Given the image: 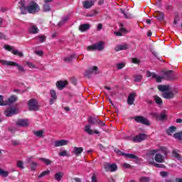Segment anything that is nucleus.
Returning <instances> with one entry per match:
<instances>
[{"instance_id":"nucleus-8","label":"nucleus","mask_w":182,"mask_h":182,"mask_svg":"<svg viewBox=\"0 0 182 182\" xmlns=\"http://www.w3.org/2000/svg\"><path fill=\"white\" fill-rule=\"evenodd\" d=\"M118 153L122 156H124L125 159H132L136 160V161H140V158H139L137 155H134L133 154H126L120 151H118Z\"/></svg>"},{"instance_id":"nucleus-22","label":"nucleus","mask_w":182,"mask_h":182,"mask_svg":"<svg viewBox=\"0 0 182 182\" xmlns=\"http://www.w3.org/2000/svg\"><path fill=\"white\" fill-rule=\"evenodd\" d=\"M16 124L20 127H28V120L20 119L16 122Z\"/></svg>"},{"instance_id":"nucleus-14","label":"nucleus","mask_w":182,"mask_h":182,"mask_svg":"<svg viewBox=\"0 0 182 182\" xmlns=\"http://www.w3.org/2000/svg\"><path fill=\"white\" fill-rule=\"evenodd\" d=\"M155 17L159 22H163L164 21V13L163 11H155Z\"/></svg>"},{"instance_id":"nucleus-36","label":"nucleus","mask_w":182,"mask_h":182,"mask_svg":"<svg viewBox=\"0 0 182 182\" xmlns=\"http://www.w3.org/2000/svg\"><path fill=\"white\" fill-rule=\"evenodd\" d=\"M16 100H18V98L16 97V96L12 95L8 99V101H6V102H7L8 105H11V103H15V102H16Z\"/></svg>"},{"instance_id":"nucleus-52","label":"nucleus","mask_w":182,"mask_h":182,"mask_svg":"<svg viewBox=\"0 0 182 182\" xmlns=\"http://www.w3.org/2000/svg\"><path fill=\"white\" fill-rule=\"evenodd\" d=\"M4 49L6 50H8V52H13L14 51V47L9 46V45H5L4 46Z\"/></svg>"},{"instance_id":"nucleus-26","label":"nucleus","mask_w":182,"mask_h":182,"mask_svg":"<svg viewBox=\"0 0 182 182\" xmlns=\"http://www.w3.org/2000/svg\"><path fill=\"white\" fill-rule=\"evenodd\" d=\"M156 153H159V149H149L147 151L146 156L150 157L151 160V159H154V156Z\"/></svg>"},{"instance_id":"nucleus-51","label":"nucleus","mask_w":182,"mask_h":182,"mask_svg":"<svg viewBox=\"0 0 182 182\" xmlns=\"http://www.w3.org/2000/svg\"><path fill=\"white\" fill-rule=\"evenodd\" d=\"M20 10H21L22 15H26L27 11H28L26 6H20Z\"/></svg>"},{"instance_id":"nucleus-3","label":"nucleus","mask_w":182,"mask_h":182,"mask_svg":"<svg viewBox=\"0 0 182 182\" xmlns=\"http://www.w3.org/2000/svg\"><path fill=\"white\" fill-rule=\"evenodd\" d=\"M104 168L105 171L111 173H114V171H117V165L116 164H110L107 162L104 164Z\"/></svg>"},{"instance_id":"nucleus-28","label":"nucleus","mask_w":182,"mask_h":182,"mask_svg":"<svg viewBox=\"0 0 182 182\" xmlns=\"http://www.w3.org/2000/svg\"><path fill=\"white\" fill-rule=\"evenodd\" d=\"M158 90L159 92H163V93H164L170 90V85H158Z\"/></svg>"},{"instance_id":"nucleus-5","label":"nucleus","mask_w":182,"mask_h":182,"mask_svg":"<svg viewBox=\"0 0 182 182\" xmlns=\"http://www.w3.org/2000/svg\"><path fill=\"white\" fill-rule=\"evenodd\" d=\"M134 120L136 123H141V124H145V126H150V121L143 116H136L134 117Z\"/></svg>"},{"instance_id":"nucleus-44","label":"nucleus","mask_w":182,"mask_h":182,"mask_svg":"<svg viewBox=\"0 0 182 182\" xmlns=\"http://www.w3.org/2000/svg\"><path fill=\"white\" fill-rule=\"evenodd\" d=\"M146 76L147 77H151V76L153 79H156L157 77V74H156V73H151L150 71H147Z\"/></svg>"},{"instance_id":"nucleus-33","label":"nucleus","mask_w":182,"mask_h":182,"mask_svg":"<svg viewBox=\"0 0 182 182\" xmlns=\"http://www.w3.org/2000/svg\"><path fill=\"white\" fill-rule=\"evenodd\" d=\"M76 58V54H73L71 55H69L68 57H66L64 58V62H67L68 63H70L73 59Z\"/></svg>"},{"instance_id":"nucleus-49","label":"nucleus","mask_w":182,"mask_h":182,"mask_svg":"<svg viewBox=\"0 0 182 182\" xmlns=\"http://www.w3.org/2000/svg\"><path fill=\"white\" fill-rule=\"evenodd\" d=\"M36 167H38V163L34 162V161L31 162V171H36Z\"/></svg>"},{"instance_id":"nucleus-7","label":"nucleus","mask_w":182,"mask_h":182,"mask_svg":"<svg viewBox=\"0 0 182 182\" xmlns=\"http://www.w3.org/2000/svg\"><path fill=\"white\" fill-rule=\"evenodd\" d=\"M151 115L156 120H166V119H167V114H166L164 112L161 113V114H159V113L153 112L151 114Z\"/></svg>"},{"instance_id":"nucleus-61","label":"nucleus","mask_w":182,"mask_h":182,"mask_svg":"<svg viewBox=\"0 0 182 182\" xmlns=\"http://www.w3.org/2000/svg\"><path fill=\"white\" fill-rule=\"evenodd\" d=\"M160 176L161 177H167V176H168V173L166 171H161L160 172Z\"/></svg>"},{"instance_id":"nucleus-30","label":"nucleus","mask_w":182,"mask_h":182,"mask_svg":"<svg viewBox=\"0 0 182 182\" xmlns=\"http://www.w3.org/2000/svg\"><path fill=\"white\" fill-rule=\"evenodd\" d=\"M176 130H177V127H176L174 126H171L168 129H166V134L168 136H173V133H174V132H176Z\"/></svg>"},{"instance_id":"nucleus-6","label":"nucleus","mask_w":182,"mask_h":182,"mask_svg":"<svg viewBox=\"0 0 182 182\" xmlns=\"http://www.w3.org/2000/svg\"><path fill=\"white\" fill-rule=\"evenodd\" d=\"M147 139V135L145 134H139L133 138L134 143H140Z\"/></svg>"},{"instance_id":"nucleus-31","label":"nucleus","mask_w":182,"mask_h":182,"mask_svg":"<svg viewBox=\"0 0 182 182\" xmlns=\"http://www.w3.org/2000/svg\"><path fill=\"white\" fill-rule=\"evenodd\" d=\"M63 177V172H58L54 175V178L56 181H60Z\"/></svg>"},{"instance_id":"nucleus-55","label":"nucleus","mask_w":182,"mask_h":182,"mask_svg":"<svg viewBox=\"0 0 182 182\" xmlns=\"http://www.w3.org/2000/svg\"><path fill=\"white\" fill-rule=\"evenodd\" d=\"M13 146H21V141L19 140H11Z\"/></svg>"},{"instance_id":"nucleus-2","label":"nucleus","mask_w":182,"mask_h":182,"mask_svg":"<svg viewBox=\"0 0 182 182\" xmlns=\"http://www.w3.org/2000/svg\"><path fill=\"white\" fill-rule=\"evenodd\" d=\"M40 9L41 8H39V5H38L35 1H31L27 6V11L28 14H36V12L40 11Z\"/></svg>"},{"instance_id":"nucleus-38","label":"nucleus","mask_w":182,"mask_h":182,"mask_svg":"<svg viewBox=\"0 0 182 182\" xmlns=\"http://www.w3.org/2000/svg\"><path fill=\"white\" fill-rule=\"evenodd\" d=\"M59 156L60 157H69L70 155L69 151L64 150L59 153Z\"/></svg>"},{"instance_id":"nucleus-40","label":"nucleus","mask_w":182,"mask_h":182,"mask_svg":"<svg viewBox=\"0 0 182 182\" xmlns=\"http://www.w3.org/2000/svg\"><path fill=\"white\" fill-rule=\"evenodd\" d=\"M154 99L156 105H163V100H161L158 95L154 96Z\"/></svg>"},{"instance_id":"nucleus-19","label":"nucleus","mask_w":182,"mask_h":182,"mask_svg":"<svg viewBox=\"0 0 182 182\" xmlns=\"http://www.w3.org/2000/svg\"><path fill=\"white\" fill-rule=\"evenodd\" d=\"M90 127H92L90 124L85 126V133H87V134H90V135L95 134H95H99L100 133L99 131L97 130L93 131L92 130V129H90Z\"/></svg>"},{"instance_id":"nucleus-41","label":"nucleus","mask_w":182,"mask_h":182,"mask_svg":"<svg viewBox=\"0 0 182 182\" xmlns=\"http://www.w3.org/2000/svg\"><path fill=\"white\" fill-rule=\"evenodd\" d=\"M68 21H69V16L63 18V19L58 23V26H63V25H65Z\"/></svg>"},{"instance_id":"nucleus-56","label":"nucleus","mask_w":182,"mask_h":182,"mask_svg":"<svg viewBox=\"0 0 182 182\" xmlns=\"http://www.w3.org/2000/svg\"><path fill=\"white\" fill-rule=\"evenodd\" d=\"M124 66H126V64L123 63H120L117 64V68L120 70V69H123V68H124Z\"/></svg>"},{"instance_id":"nucleus-29","label":"nucleus","mask_w":182,"mask_h":182,"mask_svg":"<svg viewBox=\"0 0 182 182\" xmlns=\"http://www.w3.org/2000/svg\"><path fill=\"white\" fill-rule=\"evenodd\" d=\"M90 28V24L89 23L82 24L79 26V30L81 32H86V31H88V29Z\"/></svg>"},{"instance_id":"nucleus-11","label":"nucleus","mask_w":182,"mask_h":182,"mask_svg":"<svg viewBox=\"0 0 182 182\" xmlns=\"http://www.w3.org/2000/svg\"><path fill=\"white\" fill-rule=\"evenodd\" d=\"M97 0L85 1L82 2V6L85 9H90Z\"/></svg>"},{"instance_id":"nucleus-27","label":"nucleus","mask_w":182,"mask_h":182,"mask_svg":"<svg viewBox=\"0 0 182 182\" xmlns=\"http://www.w3.org/2000/svg\"><path fill=\"white\" fill-rule=\"evenodd\" d=\"M66 85H68V81H58L56 83V86L58 87V89H59L60 90H62V89H63Z\"/></svg>"},{"instance_id":"nucleus-43","label":"nucleus","mask_w":182,"mask_h":182,"mask_svg":"<svg viewBox=\"0 0 182 182\" xmlns=\"http://www.w3.org/2000/svg\"><path fill=\"white\" fill-rule=\"evenodd\" d=\"M12 53L16 56H19V58H23V53L22 52H19L18 50H13Z\"/></svg>"},{"instance_id":"nucleus-63","label":"nucleus","mask_w":182,"mask_h":182,"mask_svg":"<svg viewBox=\"0 0 182 182\" xmlns=\"http://www.w3.org/2000/svg\"><path fill=\"white\" fill-rule=\"evenodd\" d=\"M92 182H97V178L96 177V175L95 173L92 174V176L91 178Z\"/></svg>"},{"instance_id":"nucleus-9","label":"nucleus","mask_w":182,"mask_h":182,"mask_svg":"<svg viewBox=\"0 0 182 182\" xmlns=\"http://www.w3.org/2000/svg\"><path fill=\"white\" fill-rule=\"evenodd\" d=\"M164 79L166 80H173L175 79L174 73L173 70H168L164 73Z\"/></svg>"},{"instance_id":"nucleus-39","label":"nucleus","mask_w":182,"mask_h":182,"mask_svg":"<svg viewBox=\"0 0 182 182\" xmlns=\"http://www.w3.org/2000/svg\"><path fill=\"white\" fill-rule=\"evenodd\" d=\"M43 12H50V5L49 4H44L43 6Z\"/></svg>"},{"instance_id":"nucleus-62","label":"nucleus","mask_w":182,"mask_h":182,"mask_svg":"<svg viewBox=\"0 0 182 182\" xmlns=\"http://www.w3.org/2000/svg\"><path fill=\"white\" fill-rule=\"evenodd\" d=\"M163 79H164V76L163 77L156 76V77L157 83H161V80H163Z\"/></svg>"},{"instance_id":"nucleus-25","label":"nucleus","mask_w":182,"mask_h":182,"mask_svg":"<svg viewBox=\"0 0 182 182\" xmlns=\"http://www.w3.org/2000/svg\"><path fill=\"white\" fill-rule=\"evenodd\" d=\"M95 50H99L100 52L105 49V42L100 41L95 44Z\"/></svg>"},{"instance_id":"nucleus-53","label":"nucleus","mask_w":182,"mask_h":182,"mask_svg":"<svg viewBox=\"0 0 182 182\" xmlns=\"http://www.w3.org/2000/svg\"><path fill=\"white\" fill-rule=\"evenodd\" d=\"M0 176H2V177H8V171L0 168Z\"/></svg>"},{"instance_id":"nucleus-60","label":"nucleus","mask_w":182,"mask_h":182,"mask_svg":"<svg viewBox=\"0 0 182 182\" xmlns=\"http://www.w3.org/2000/svg\"><path fill=\"white\" fill-rule=\"evenodd\" d=\"M160 151L164 153V154H167V148L164 146H161L159 148Z\"/></svg>"},{"instance_id":"nucleus-42","label":"nucleus","mask_w":182,"mask_h":182,"mask_svg":"<svg viewBox=\"0 0 182 182\" xmlns=\"http://www.w3.org/2000/svg\"><path fill=\"white\" fill-rule=\"evenodd\" d=\"M30 32L31 33L36 34L38 33V32H39V29L36 26H32L30 28Z\"/></svg>"},{"instance_id":"nucleus-21","label":"nucleus","mask_w":182,"mask_h":182,"mask_svg":"<svg viewBox=\"0 0 182 182\" xmlns=\"http://www.w3.org/2000/svg\"><path fill=\"white\" fill-rule=\"evenodd\" d=\"M4 114L6 116V117H11L14 116V114H16V109L14 108L8 109L5 111Z\"/></svg>"},{"instance_id":"nucleus-57","label":"nucleus","mask_w":182,"mask_h":182,"mask_svg":"<svg viewBox=\"0 0 182 182\" xmlns=\"http://www.w3.org/2000/svg\"><path fill=\"white\" fill-rule=\"evenodd\" d=\"M26 65H27V66H28V68H31V69H36V65H35L32 63L27 62Z\"/></svg>"},{"instance_id":"nucleus-45","label":"nucleus","mask_w":182,"mask_h":182,"mask_svg":"<svg viewBox=\"0 0 182 182\" xmlns=\"http://www.w3.org/2000/svg\"><path fill=\"white\" fill-rule=\"evenodd\" d=\"M50 173V171L49 170L44 171L38 176V178H42V177H45V176H49Z\"/></svg>"},{"instance_id":"nucleus-13","label":"nucleus","mask_w":182,"mask_h":182,"mask_svg":"<svg viewBox=\"0 0 182 182\" xmlns=\"http://www.w3.org/2000/svg\"><path fill=\"white\" fill-rule=\"evenodd\" d=\"M119 12H120V14H122V15H124V17L126 19H132V18H133V15L132 14H130L129 10L120 9Z\"/></svg>"},{"instance_id":"nucleus-4","label":"nucleus","mask_w":182,"mask_h":182,"mask_svg":"<svg viewBox=\"0 0 182 182\" xmlns=\"http://www.w3.org/2000/svg\"><path fill=\"white\" fill-rule=\"evenodd\" d=\"M97 75L99 73V68L97 66H93L85 71V76L86 77L90 78L92 75Z\"/></svg>"},{"instance_id":"nucleus-15","label":"nucleus","mask_w":182,"mask_h":182,"mask_svg":"<svg viewBox=\"0 0 182 182\" xmlns=\"http://www.w3.org/2000/svg\"><path fill=\"white\" fill-rule=\"evenodd\" d=\"M175 95L171 91H166L165 92H163L161 95V97H164V99H173L174 98Z\"/></svg>"},{"instance_id":"nucleus-58","label":"nucleus","mask_w":182,"mask_h":182,"mask_svg":"<svg viewBox=\"0 0 182 182\" xmlns=\"http://www.w3.org/2000/svg\"><path fill=\"white\" fill-rule=\"evenodd\" d=\"M17 167H18V168H23V162L22 161H17Z\"/></svg>"},{"instance_id":"nucleus-24","label":"nucleus","mask_w":182,"mask_h":182,"mask_svg":"<svg viewBox=\"0 0 182 182\" xmlns=\"http://www.w3.org/2000/svg\"><path fill=\"white\" fill-rule=\"evenodd\" d=\"M154 159L156 163H164L166 161L164 160V156L161 155V154H156Z\"/></svg>"},{"instance_id":"nucleus-54","label":"nucleus","mask_w":182,"mask_h":182,"mask_svg":"<svg viewBox=\"0 0 182 182\" xmlns=\"http://www.w3.org/2000/svg\"><path fill=\"white\" fill-rule=\"evenodd\" d=\"M38 38L40 41V43H43L45 41H46V36H38Z\"/></svg>"},{"instance_id":"nucleus-46","label":"nucleus","mask_w":182,"mask_h":182,"mask_svg":"<svg viewBox=\"0 0 182 182\" xmlns=\"http://www.w3.org/2000/svg\"><path fill=\"white\" fill-rule=\"evenodd\" d=\"M134 81L136 82H141V80L143 79V75H134Z\"/></svg>"},{"instance_id":"nucleus-10","label":"nucleus","mask_w":182,"mask_h":182,"mask_svg":"<svg viewBox=\"0 0 182 182\" xmlns=\"http://www.w3.org/2000/svg\"><path fill=\"white\" fill-rule=\"evenodd\" d=\"M29 110H36L38 109V102L35 99H31L28 101Z\"/></svg>"},{"instance_id":"nucleus-18","label":"nucleus","mask_w":182,"mask_h":182,"mask_svg":"<svg viewBox=\"0 0 182 182\" xmlns=\"http://www.w3.org/2000/svg\"><path fill=\"white\" fill-rule=\"evenodd\" d=\"M136 99V93L132 92L129 95L127 98V103L129 105V106H132L134 103V100Z\"/></svg>"},{"instance_id":"nucleus-64","label":"nucleus","mask_w":182,"mask_h":182,"mask_svg":"<svg viewBox=\"0 0 182 182\" xmlns=\"http://www.w3.org/2000/svg\"><path fill=\"white\" fill-rule=\"evenodd\" d=\"M132 62L134 63H135L136 65H139V63H140V60L139 59H137V58H133L132 59Z\"/></svg>"},{"instance_id":"nucleus-59","label":"nucleus","mask_w":182,"mask_h":182,"mask_svg":"<svg viewBox=\"0 0 182 182\" xmlns=\"http://www.w3.org/2000/svg\"><path fill=\"white\" fill-rule=\"evenodd\" d=\"M87 50H89V51H90V50H96V46H95V44L89 46L87 48Z\"/></svg>"},{"instance_id":"nucleus-47","label":"nucleus","mask_w":182,"mask_h":182,"mask_svg":"<svg viewBox=\"0 0 182 182\" xmlns=\"http://www.w3.org/2000/svg\"><path fill=\"white\" fill-rule=\"evenodd\" d=\"M45 131L43 130H39L34 132V135L36 136L37 137H42L43 136V133Z\"/></svg>"},{"instance_id":"nucleus-1","label":"nucleus","mask_w":182,"mask_h":182,"mask_svg":"<svg viewBox=\"0 0 182 182\" xmlns=\"http://www.w3.org/2000/svg\"><path fill=\"white\" fill-rule=\"evenodd\" d=\"M1 65H4L6 66H16L17 68L19 73H26V70L23 68V66L14 62V61H6V60H1Z\"/></svg>"},{"instance_id":"nucleus-16","label":"nucleus","mask_w":182,"mask_h":182,"mask_svg":"<svg viewBox=\"0 0 182 182\" xmlns=\"http://www.w3.org/2000/svg\"><path fill=\"white\" fill-rule=\"evenodd\" d=\"M82 153H83V147L75 146L73 148V150L72 151V154H75V156H76L77 157L78 156H80Z\"/></svg>"},{"instance_id":"nucleus-12","label":"nucleus","mask_w":182,"mask_h":182,"mask_svg":"<svg viewBox=\"0 0 182 182\" xmlns=\"http://www.w3.org/2000/svg\"><path fill=\"white\" fill-rule=\"evenodd\" d=\"M130 48V46L127 43H124L122 45H118L114 48V50L115 52H120V50H127Z\"/></svg>"},{"instance_id":"nucleus-48","label":"nucleus","mask_w":182,"mask_h":182,"mask_svg":"<svg viewBox=\"0 0 182 182\" xmlns=\"http://www.w3.org/2000/svg\"><path fill=\"white\" fill-rule=\"evenodd\" d=\"M0 106H8V102L4 101V96L0 95Z\"/></svg>"},{"instance_id":"nucleus-20","label":"nucleus","mask_w":182,"mask_h":182,"mask_svg":"<svg viewBox=\"0 0 182 182\" xmlns=\"http://www.w3.org/2000/svg\"><path fill=\"white\" fill-rule=\"evenodd\" d=\"M149 163L151 166H154V167H157V168H166V165L154 162V159L153 158L151 160H149Z\"/></svg>"},{"instance_id":"nucleus-34","label":"nucleus","mask_w":182,"mask_h":182,"mask_svg":"<svg viewBox=\"0 0 182 182\" xmlns=\"http://www.w3.org/2000/svg\"><path fill=\"white\" fill-rule=\"evenodd\" d=\"M88 122L89 123H90V124H96V123H98L99 122V118L90 117L88 119Z\"/></svg>"},{"instance_id":"nucleus-50","label":"nucleus","mask_w":182,"mask_h":182,"mask_svg":"<svg viewBox=\"0 0 182 182\" xmlns=\"http://www.w3.org/2000/svg\"><path fill=\"white\" fill-rule=\"evenodd\" d=\"M139 182H150V178L147 176H142L139 178Z\"/></svg>"},{"instance_id":"nucleus-35","label":"nucleus","mask_w":182,"mask_h":182,"mask_svg":"<svg viewBox=\"0 0 182 182\" xmlns=\"http://www.w3.org/2000/svg\"><path fill=\"white\" fill-rule=\"evenodd\" d=\"M174 139L178 140L179 141H182V131L176 132L173 134Z\"/></svg>"},{"instance_id":"nucleus-17","label":"nucleus","mask_w":182,"mask_h":182,"mask_svg":"<svg viewBox=\"0 0 182 182\" xmlns=\"http://www.w3.org/2000/svg\"><path fill=\"white\" fill-rule=\"evenodd\" d=\"M50 95L51 99H50V105H53L55 102H56V99H58V95H56V91L51 90L50 91Z\"/></svg>"},{"instance_id":"nucleus-37","label":"nucleus","mask_w":182,"mask_h":182,"mask_svg":"<svg viewBox=\"0 0 182 182\" xmlns=\"http://www.w3.org/2000/svg\"><path fill=\"white\" fill-rule=\"evenodd\" d=\"M40 161H43L46 166H50V164H52V161L50 159H48L46 158H39Z\"/></svg>"},{"instance_id":"nucleus-32","label":"nucleus","mask_w":182,"mask_h":182,"mask_svg":"<svg viewBox=\"0 0 182 182\" xmlns=\"http://www.w3.org/2000/svg\"><path fill=\"white\" fill-rule=\"evenodd\" d=\"M172 156H173V157H175V159H177L179 161H181V160H182V156H181V155L180 154H178V153L177 152V151L173 150V151H172Z\"/></svg>"},{"instance_id":"nucleus-23","label":"nucleus","mask_w":182,"mask_h":182,"mask_svg":"<svg viewBox=\"0 0 182 182\" xmlns=\"http://www.w3.org/2000/svg\"><path fill=\"white\" fill-rule=\"evenodd\" d=\"M68 144V141L65 139L55 141L54 143L55 147H60L62 146H66Z\"/></svg>"}]
</instances>
